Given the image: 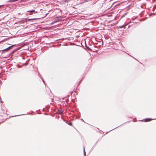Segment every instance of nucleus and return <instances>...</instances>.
<instances>
[{
  "instance_id": "0eeeda50",
  "label": "nucleus",
  "mask_w": 156,
  "mask_h": 156,
  "mask_svg": "<svg viewBox=\"0 0 156 156\" xmlns=\"http://www.w3.org/2000/svg\"><path fill=\"white\" fill-rule=\"evenodd\" d=\"M1 6L0 5V7H1Z\"/></svg>"
},
{
  "instance_id": "20e7f679",
  "label": "nucleus",
  "mask_w": 156,
  "mask_h": 156,
  "mask_svg": "<svg viewBox=\"0 0 156 156\" xmlns=\"http://www.w3.org/2000/svg\"><path fill=\"white\" fill-rule=\"evenodd\" d=\"M11 46L9 47L8 48H7L6 49V50H8V49H10V48H11Z\"/></svg>"
},
{
  "instance_id": "423d86ee",
  "label": "nucleus",
  "mask_w": 156,
  "mask_h": 156,
  "mask_svg": "<svg viewBox=\"0 0 156 156\" xmlns=\"http://www.w3.org/2000/svg\"><path fill=\"white\" fill-rule=\"evenodd\" d=\"M124 26H122V27H120V28L123 27Z\"/></svg>"
},
{
  "instance_id": "f257e3e1",
  "label": "nucleus",
  "mask_w": 156,
  "mask_h": 156,
  "mask_svg": "<svg viewBox=\"0 0 156 156\" xmlns=\"http://www.w3.org/2000/svg\"><path fill=\"white\" fill-rule=\"evenodd\" d=\"M151 120V119H145V122H147L148 121H150Z\"/></svg>"
},
{
  "instance_id": "39448f33",
  "label": "nucleus",
  "mask_w": 156,
  "mask_h": 156,
  "mask_svg": "<svg viewBox=\"0 0 156 156\" xmlns=\"http://www.w3.org/2000/svg\"><path fill=\"white\" fill-rule=\"evenodd\" d=\"M69 124L70 125H72V123H70Z\"/></svg>"
},
{
  "instance_id": "f03ea898",
  "label": "nucleus",
  "mask_w": 156,
  "mask_h": 156,
  "mask_svg": "<svg viewBox=\"0 0 156 156\" xmlns=\"http://www.w3.org/2000/svg\"><path fill=\"white\" fill-rule=\"evenodd\" d=\"M27 12H34V13H37V12H36L35 10H30V11H27Z\"/></svg>"
},
{
  "instance_id": "7ed1b4c3",
  "label": "nucleus",
  "mask_w": 156,
  "mask_h": 156,
  "mask_svg": "<svg viewBox=\"0 0 156 156\" xmlns=\"http://www.w3.org/2000/svg\"><path fill=\"white\" fill-rule=\"evenodd\" d=\"M84 156H85L86 155V153H85V147L84 148Z\"/></svg>"
}]
</instances>
